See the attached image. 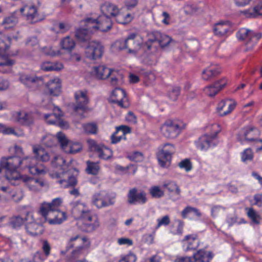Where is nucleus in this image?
Masks as SVG:
<instances>
[{
	"mask_svg": "<svg viewBox=\"0 0 262 262\" xmlns=\"http://www.w3.org/2000/svg\"><path fill=\"white\" fill-rule=\"evenodd\" d=\"M86 24V28H79L75 31V36L78 41L81 43L88 42L85 48L86 58L91 60L100 58L104 52L103 46L99 42L90 41L91 36L89 32H92L93 29L91 25Z\"/></svg>",
	"mask_w": 262,
	"mask_h": 262,
	"instance_id": "nucleus-1",
	"label": "nucleus"
},
{
	"mask_svg": "<svg viewBox=\"0 0 262 262\" xmlns=\"http://www.w3.org/2000/svg\"><path fill=\"white\" fill-rule=\"evenodd\" d=\"M33 152L34 157L28 156L24 158L20 157V169H27L30 173L34 175L41 174L43 172V170L37 167V161L48 162L50 157L45 149L40 146H33Z\"/></svg>",
	"mask_w": 262,
	"mask_h": 262,
	"instance_id": "nucleus-2",
	"label": "nucleus"
},
{
	"mask_svg": "<svg viewBox=\"0 0 262 262\" xmlns=\"http://www.w3.org/2000/svg\"><path fill=\"white\" fill-rule=\"evenodd\" d=\"M20 162L18 156L3 157L0 160V173L5 169L6 179L13 185H17V182L22 179L17 170L20 169Z\"/></svg>",
	"mask_w": 262,
	"mask_h": 262,
	"instance_id": "nucleus-3",
	"label": "nucleus"
},
{
	"mask_svg": "<svg viewBox=\"0 0 262 262\" xmlns=\"http://www.w3.org/2000/svg\"><path fill=\"white\" fill-rule=\"evenodd\" d=\"M184 128L183 122L177 120H168L161 127L162 135L167 138H176Z\"/></svg>",
	"mask_w": 262,
	"mask_h": 262,
	"instance_id": "nucleus-4",
	"label": "nucleus"
},
{
	"mask_svg": "<svg viewBox=\"0 0 262 262\" xmlns=\"http://www.w3.org/2000/svg\"><path fill=\"white\" fill-rule=\"evenodd\" d=\"M62 203V199L58 198L53 199L51 202H43L41 204L39 213L50 225L51 220L55 216V212H57Z\"/></svg>",
	"mask_w": 262,
	"mask_h": 262,
	"instance_id": "nucleus-5",
	"label": "nucleus"
},
{
	"mask_svg": "<svg viewBox=\"0 0 262 262\" xmlns=\"http://www.w3.org/2000/svg\"><path fill=\"white\" fill-rule=\"evenodd\" d=\"M79 171L76 168H70L66 171L56 173V177L60 178L57 182L63 188L74 187L78 183L77 176Z\"/></svg>",
	"mask_w": 262,
	"mask_h": 262,
	"instance_id": "nucleus-6",
	"label": "nucleus"
},
{
	"mask_svg": "<svg viewBox=\"0 0 262 262\" xmlns=\"http://www.w3.org/2000/svg\"><path fill=\"white\" fill-rule=\"evenodd\" d=\"M84 21L91 25L93 30H99L101 32H107L112 28V20L109 16L106 15H100L97 19L87 18Z\"/></svg>",
	"mask_w": 262,
	"mask_h": 262,
	"instance_id": "nucleus-7",
	"label": "nucleus"
},
{
	"mask_svg": "<svg viewBox=\"0 0 262 262\" xmlns=\"http://www.w3.org/2000/svg\"><path fill=\"white\" fill-rule=\"evenodd\" d=\"M25 220L26 222L25 229L27 232L32 236L41 235L45 229L42 224L34 221L32 212L27 211L25 214Z\"/></svg>",
	"mask_w": 262,
	"mask_h": 262,
	"instance_id": "nucleus-8",
	"label": "nucleus"
},
{
	"mask_svg": "<svg viewBox=\"0 0 262 262\" xmlns=\"http://www.w3.org/2000/svg\"><path fill=\"white\" fill-rule=\"evenodd\" d=\"M75 104L73 110L79 114H83L89 110L88 104L90 100L88 96L86 90H79L74 94Z\"/></svg>",
	"mask_w": 262,
	"mask_h": 262,
	"instance_id": "nucleus-9",
	"label": "nucleus"
},
{
	"mask_svg": "<svg viewBox=\"0 0 262 262\" xmlns=\"http://www.w3.org/2000/svg\"><path fill=\"white\" fill-rule=\"evenodd\" d=\"M91 202L98 209L112 206L115 204L113 198L104 192L95 193L92 197Z\"/></svg>",
	"mask_w": 262,
	"mask_h": 262,
	"instance_id": "nucleus-10",
	"label": "nucleus"
},
{
	"mask_svg": "<svg viewBox=\"0 0 262 262\" xmlns=\"http://www.w3.org/2000/svg\"><path fill=\"white\" fill-rule=\"evenodd\" d=\"M56 110L59 112L58 113H53L44 115V118L47 123L49 124L56 125L63 129H68L69 127V124L67 121L61 119L63 114L60 109L56 107L54 108V111L55 112Z\"/></svg>",
	"mask_w": 262,
	"mask_h": 262,
	"instance_id": "nucleus-11",
	"label": "nucleus"
},
{
	"mask_svg": "<svg viewBox=\"0 0 262 262\" xmlns=\"http://www.w3.org/2000/svg\"><path fill=\"white\" fill-rule=\"evenodd\" d=\"M110 102L117 104L122 108H127L129 105L125 91L119 88H116L113 91Z\"/></svg>",
	"mask_w": 262,
	"mask_h": 262,
	"instance_id": "nucleus-12",
	"label": "nucleus"
},
{
	"mask_svg": "<svg viewBox=\"0 0 262 262\" xmlns=\"http://www.w3.org/2000/svg\"><path fill=\"white\" fill-rule=\"evenodd\" d=\"M127 197V203L130 205L144 204L147 201L146 193L143 190L138 192L137 189L135 187L129 190Z\"/></svg>",
	"mask_w": 262,
	"mask_h": 262,
	"instance_id": "nucleus-13",
	"label": "nucleus"
},
{
	"mask_svg": "<svg viewBox=\"0 0 262 262\" xmlns=\"http://www.w3.org/2000/svg\"><path fill=\"white\" fill-rule=\"evenodd\" d=\"M88 142L90 150L96 152L100 158L108 160L113 157V151L108 148L97 144L94 140H89Z\"/></svg>",
	"mask_w": 262,
	"mask_h": 262,
	"instance_id": "nucleus-14",
	"label": "nucleus"
},
{
	"mask_svg": "<svg viewBox=\"0 0 262 262\" xmlns=\"http://www.w3.org/2000/svg\"><path fill=\"white\" fill-rule=\"evenodd\" d=\"M219 131L216 132L213 135H204L201 136L196 142V146L201 150H207L211 146H215L216 142L215 141Z\"/></svg>",
	"mask_w": 262,
	"mask_h": 262,
	"instance_id": "nucleus-15",
	"label": "nucleus"
},
{
	"mask_svg": "<svg viewBox=\"0 0 262 262\" xmlns=\"http://www.w3.org/2000/svg\"><path fill=\"white\" fill-rule=\"evenodd\" d=\"M19 11L31 24H34L40 20L37 8L34 6H25L21 8Z\"/></svg>",
	"mask_w": 262,
	"mask_h": 262,
	"instance_id": "nucleus-16",
	"label": "nucleus"
},
{
	"mask_svg": "<svg viewBox=\"0 0 262 262\" xmlns=\"http://www.w3.org/2000/svg\"><path fill=\"white\" fill-rule=\"evenodd\" d=\"M184 251L187 252L190 250H195L199 246L200 239L196 234L186 235L182 241Z\"/></svg>",
	"mask_w": 262,
	"mask_h": 262,
	"instance_id": "nucleus-17",
	"label": "nucleus"
},
{
	"mask_svg": "<svg viewBox=\"0 0 262 262\" xmlns=\"http://www.w3.org/2000/svg\"><path fill=\"white\" fill-rule=\"evenodd\" d=\"M82 228L86 232H92L97 229L99 226V222L97 216L91 213L82 220Z\"/></svg>",
	"mask_w": 262,
	"mask_h": 262,
	"instance_id": "nucleus-18",
	"label": "nucleus"
},
{
	"mask_svg": "<svg viewBox=\"0 0 262 262\" xmlns=\"http://www.w3.org/2000/svg\"><path fill=\"white\" fill-rule=\"evenodd\" d=\"M72 212L74 216L81 220L92 213L86 205L79 201L74 203Z\"/></svg>",
	"mask_w": 262,
	"mask_h": 262,
	"instance_id": "nucleus-19",
	"label": "nucleus"
},
{
	"mask_svg": "<svg viewBox=\"0 0 262 262\" xmlns=\"http://www.w3.org/2000/svg\"><path fill=\"white\" fill-rule=\"evenodd\" d=\"M136 37V33L130 34L126 38V42L125 43H126V49L128 50L127 53L135 55L137 54L142 46L140 41L135 39Z\"/></svg>",
	"mask_w": 262,
	"mask_h": 262,
	"instance_id": "nucleus-20",
	"label": "nucleus"
},
{
	"mask_svg": "<svg viewBox=\"0 0 262 262\" xmlns=\"http://www.w3.org/2000/svg\"><path fill=\"white\" fill-rule=\"evenodd\" d=\"M46 88L49 94L52 96H58L61 93V82L59 78L50 80L46 83Z\"/></svg>",
	"mask_w": 262,
	"mask_h": 262,
	"instance_id": "nucleus-21",
	"label": "nucleus"
},
{
	"mask_svg": "<svg viewBox=\"0 0 262 262\" xmlns=\"http://www.w3.org/2000/svg\"><path fill=\"white\" fill-rule=\"evenodd\" d=\"M235 107V104L230 100H223L220 101L217 106V112L220 116H225L230 114Z\"/></svg>",
	"mask_w": 262,
	"mask_h": 262,
	"instance_id": "nucleus-22",
	"label": "nucleus"
},
{
	"mask_svg": "<svg viewBox=\"0 0 262 262\" xmlns=\"http://www.w3.org/2000/svg\"><path fill=\"white\" fill-rule=\"evenodd\" d=\"M14 117L16 122L23 125L30 126L34 123L32 115L24 112H16L14 115Z\"/></svg>",
	"mask_w": 262,
	"mask_h": 262,
	"instance_id": "nucleus-23",
	"label": "nucleus"
},
{
	"mask_svg": "<svg viewBox=\"0 0 262 262\" xmlns=\"http://www.w3.org/2000/svg\"><path fill=\"white\" fill-rule=\"evenodd\" d=\"M214 254L211 251L201 249L193 254V262H210Z\"/></svg>",
	"mask_w": 262,
	"mask_h": 262,
	"instance_id": "nucleus-24",
	"label": "nucleus"
},
{
	"mask_svg": "<svg viewBox=\"0 0 262 262\" xmlns=\"http://www.w3.org/2000/svg\"><path fill=\"white\" fill-rule=\"evenodd\" d=\"M226 84L225 78L218 80L204 89L205 93L210 97L215 96L220 91L224 88Z\"/></svg>",
	"mask_w": 262,
	"mask_h": 262,
	"instance_id": "nucleus-25",
	"label": "nucleus"
},
{
	"mask_svg": "<svg viewBox=\"0 0 262 262\" xmlns=\"http://www.w3.org/2000/svg\"><path fill=\"white\" fill-rule=\"evenodd\" d=\"M261 36V33H255L252 30L247 29V51L252 50Z\"/></svg>",
	"mask_w": 262,
	"mask_h": 262,
	"instance_id": "nucleus-26",
	"label": "nucleus"
},
{
	"mask_svg": "<svg viewBox=\"0 0 262 262\" xmlns=\"http://www.w3.org/2000/svg\"><path fill=\"white\" fill-rule=\"evenodd\" d=\"M231 27L232 24L229 21H222L214 25L213 31L215 35L223 36L231 29Z\"/></svg>",
	"mask_w": 262,
	"mask_h": 262,
	"instance_id": "nucleus-27",
	"label": "nucleus"
},
{
	"mask_svg": "<svg viewBox=\"0 0 262 262\" xmlns=\"http://www.w3.org/2000/svg\"><path fill=\"white\" fill-rule=\"evenodd\" d=\"M113 71V69H108L104 66H99L94 67L93 73L98 79H104L108 78Z\"/></svg>",
	"mask_w": 262,
	"mask_h": 262,
	"instance_id": "nucleus-28",
	"label": "nucleus"
},
{
	"mask_svg": "<svg viewBox=\"0 0 262 262\" xmlns=\"http://www.w3.org/2000/svg\"><path fill=\"white\" fill-rule=\"evenodd\" d=\"M168 153L166 150H161L157 154V159L162 167H168L170 164L172 155Z\"/></svg>",
	"mask_w": 262,
	"mask_h": 262,
	"instance_id": "nucleus-29",
	"label": "nucleus"
},
{
	"mask_svg": "<svg viewBox=\"0 0 262 262\" xmlns=\"http://www.w3.org/2000/svg\"><path fill=\"white\" fill-rule=\"evenodd\" d=\"M101 11L103 15L115 17L119 10L115 4L106 2L101 5Z\"/></svg>",
	"mask_w": 262,
	"mask_h": 262,
	"instance_id": "nucleus-30",
	"label": "nucleus"
},
{
	"mask_svg": "<svg viewBox=\"0 0 262 262\" xmlns=\"http://www.w3.org/2000/svg\"><path fill=\"white\" fill-rule=\"evenodd\" d=\"M247 215L249 219V224L253 226L259 225L261 217L259 213L252 207L247 208Z\"/></svg>",
	"mask_w": 262,
	"mask_h": 262,
	"instance_id": "nucleus-31",
	"label": "nucleus"
},
{
	"mask_svg": "<svg viewBox=\"0 0 262 262\" xmlns=\"http://www.w3.org/2000/svg\"><path fill=\"white\" fill-rule=\"evenodd\" d=\"M40 68L45 72L58 71L63 68V65L58 62L46 61L41 63Z\"/></svg>",
	"mask_w": 262,
	"mask_h": 262,
	"instance_id": "nucleus-32",
	"label": "nucleus"
},
{
	"mask_svg": "<svg viewBox=\"0 0 262 262\" xmlns=\"http://www.w3.org/2000/svg\"><path fill=\"white\" fill-rule=\"evenodd\" d=\"M219 67L206 68L202 72V78L205 80H209L216 77L221 73Z\"/></svg>",
	"mask_w": 262,
	"mask_h": 262,
	"instance_id": "nucleus-33",
	"label": "nucleus"
},
{
	"mask_svg": "<svg viewBox=\"0 0 262 262\" xmlns=\"http://www.w3.org/2000/svg\"><path fill=\"white\" fill-rule=\"evenodd\" d=\"M51 165L53 167L56 168L60 167L62 170L61 172L66 171L69 168L68 166L66 164L65 159L60 156L54 157V159L51 161Z\"/></svg>",
	"mask_w": 262,
	"mask_h": 262,
	"instance_id": "nucleus-34",
	"label": "nucleus"
},
{
	"mask_svg": "<svg viewBox=\"0 0 262 262\" xmlns=\"http://www.w3.org/2000/svg\"><path fill=\"white\" fill-rule=\"evenodd\" d=\"M61 48L68 52H71L75 47V42L70 36H67L60 41Z\"/></svg>",
	"mask_w": 262,
	"mask_h": 262,
	"instance_id": "nucleus-35",
	"label": "nucleus"
},
{
	"mask_svg": "<svg viewBox=\"0 0 262 262\" xmlns=\"http://www.w3.org/2000/svg\"><path fill=\"white\" fill-rule=\"evenodd\" d=\"M115 17L118 23L124 25L129 24L133 19V17L129 13L124 14L120 11H118Z\"/></svg>",
	"mask_w": 262,
	"mask_h": 262,
	"instance_id": "nucleus-36",
	"label": "nucleus"
},
{
	"mask_svg": "<svg viewBox=\"0 0 262 262\" xmlns=\"http://www.w3.org/2000/svg\"><path fill=\"white\" fill-rule=\"evenodd\" d=\"M15 63V61L13 59L9 58L8 56H2L0 57V67H8L7 70H2L0 69V71L4 73L9 72L11 70L10 68Z\"/></svg>",
	"mask_w": 262,
	"mask_h": 262,
	"instance_id": "nucleus-37",
	"label": "nucleus"
},
{
	"mask_svg": "<svg viewBox=\"0 0 262 262\" xmlns=\"http://www.w3.org/2000/svg\"><path fill=\"white\" fill-rule=\"evenodd\" d=\"M82 149V145L78 142L72 143L71 142L67 145L63 150L68 154H75Z\"/></svg>",
	"mask_w": 262,
	"mask_h": 262,
	"instance_id": "nucleus-38",
	"label": "nucleus"
},
{
	"mask_svg": "<svg viewBox=\"0 0 262 262\" xmlns=\"http://www.w3.org/2000/svg\"><path fill=\"white\" fill-rule=\"evenodd\" d=\"M55 213V215L52 220H51L50 225L60 224L67 219L66 213L61 211L59 209L57 212Z\"/></svg>",
	"mask_w": 262,
	"mask_h": 262,
	"instance_id": "nucleus-39",
	"label": "nucleus"
},
{
	"mask_svg": "<svg viewBox=\"0 0 262 262\" xmlns=\"http://www.w3.org/2000/svg\"><path fill=\"white\" fill-rule=\"evenodd\" d=\"M25 221V216H14L10 218L9 225L14 229H18L23 225Z\"/></svg>",
	"mask_w": 262,
	"mask_h": 262,
	"instance_id": "nucleus-40",
	"label": "nucleus"
},
{
	"mask_svg": "<svg viewBox=\"0 0 262 262\" xmlns=\"http://www.w3.org/2000/svg\"><path fill=\"white\" fill-rule=\"evenodd\" d=\"M87 167L86 171L88 174L96 175L100 169L98 162H93L90 161H86Z\"/></svg>",
	"mask_w": 262,
	"mask_h": 262,
	"instance_id": "nucleus-41",
	"label": "nucleus"
},
{
	"mask_svg": "<svg viewBox=\"0 0 262 262\" xmlns=\"http://www.w3.org/2000/svg\"><path fill=\"white\" fill-rule=\"evenodd\" d=\"M163 187L166 188L169 192H174L178 196H180L181 190L174 182H169L163 184Z\"/></svg>",
	"mask_w": 262,
	"mask_h": 262,
	"instance_id": "nucleus-42",
	"label": "nucleus"
},
{
	"mask_svg": "<svg viewBox=\"0 0 262 262\" xmlns=\"http://www.w3.org/2000/svg\"><path fill=\"white\" fill-rule=\"evenodd\" d=\"M43 79L41 77L34 76L29 88L31 91H36L43 85Z\"/></svg>",
	"mask_w": 262,
	"mask_h": 262,
	"instance_id": "nucleus-43",
	"label": "nucleus"
},
{
	"mask_svg": "<svg viewBox=\"0 0 262 262\" xmlns=\"http://www.w3.org/2000/svg\"><path fill=\"white\" fill-rule=\"evenodd\" d=\"M18 22V18L14 15L7 17L4 19L3 25L5 28H10L14 26Z\"/></svg>",
	"mask_w": 262,
	"mask_h": 262,
	"instance_id": "nucleus-44",
	"label": "nucleus"
},
{
	"mask_svg": "<svg viewBox=\"0 0 262 262\" xmlns=\"http://www.w3.org/2000/svg\"><path fill=\"white\" fill-rule=\"evenodd\" d=\"M83 128L88 134H96L98 131V126L95 123H89L83 125Z\"/></svg>",
	"mask_w": 262,
	"mask_h": 262,
	"instance_id": "nucleus-45",
	"label": "nucleus"
},
{
	"mask_svg": "<svg viewBox=\"0 0 262 262\" xmlns=\"http://www.w3.org/2000/svg\"><path fill=\"white\" fill-rule=\"evenodd\" d=\"M161 36L159 37L158 43L162 48L168 46L172 41V39L169 36L161 33Z\"/></svg>",
	"mask_w": 262,
	"mask_h": 262,
	"instance_id": "nucleus-46",
	"label": "nucleus"
},
{
	"mask_svg": "<svg viewBox=\"0 0 262 262\" xmlns=\"http://www.w3.org/2000/svg\"><path fill=\"white\" fill-rule=\"evenodd\" d=\"M149 193L152 198H160L162 197L164 193L159 186H155L149 189Z\"/></svg>",
	"mask_w": 262,
	"mask_h": 262,
	"instance_id": "nucleus-47",
	"label": "nucleus"
},
{
	"mask_svg": "<svg viewBox=\"0 0 262 262\" xmlns=\"http://www.w3.org/2000/svg\"><path fill=\"white\" fill-rule=\"evenodd\" d=\"M85 251H88V249L81 246H78L73 250L71 253V257L73 259L78 258L81 255L84 254Z\"/></svg>",
	"mask_w": 262,
	"mask_h": 262,
	"instance_id": "nucleus-48",
	"label": "nucleus"
},
{
	"mask_svg": "<svg viewBox=\"0 0 262 262\" xmlns=\"http://www.w3.org/2000/svg\"><path fill=\"white\" fill-rule=\"evenodd\" d=\"M180 88L179 86L172 87L168 92V96L172 101H176L177 100L179 95H180Z\"/></svg>",
	"mask_w": 262,
	"mask_h": 262,
	"instance_id": "nucleus-49",
	"label": "nucleus"
},
{
	"mask_svg": "<svg viewBox=\"0 0 262 262\" xmlns=\"http://www.w3.org/2000/svg\"><path fill=\"white\" fill-rule=\"evenodd\" d=\"M57 139L60 144V146L63 150L68 145L70 141L67 139L65 135L62 132H58L57 134Z\"/></svg>",
	"mask_w": 262,
	"mask_h": 262,
	"instance_id": "nucleus-50",
	"label": "nucleus"
},
{
	"mask_svg": "<svg viewBox=\"0 0 262 262\" xmlns=\"http://www.w3.org/2000/svg\"><path fill=\"white\" fill-rule=\"evenodd\" d=\"M127 158L130 161H135L136 162H141L143 159L142 154L138 151H135L128 154Z\"/></svg>",
	"mask_w": 262,
	"mask_h": 262,
	"instance_id": "nucleus-51",
	"label": "nucleus"
},
{
	"mask_svg": "<svg viewBox=\"0 0 262 262\" xmlns=\"http://www.w3.org/2000/svg\"><path fill=\"white\" fill-rule=\"evenodd\" d=\"M249 12L250 16L253 17H259L262 16V4L259 3L253 10Z\"/></svg>",
	"mask_w": 262,
	"mask_h": 262,
	"instance_id": "nucleus-52",
	"label": "nucleus"
},
{
	"mask_svg": "<svg viewBox=\"0 0 262 262\" xmlns=\"http://www.w3.org/2000/svg\"><path fill=\"white\" fill-rule=\"evenodd\" d=\"M34 76L28 74H21L19 77L20 81L29 88Z\"/></svg>",
	"mask_w": 262,
	"mask_h": 262,
	"instance_id": "nucleus-53",
	"label": "nucleus"
},
{
	"mask_svg": "<svg viewBox=\"0 0 262 262\" xmlns=\"http://www.w3.org/2000/svg\"><path fill=\"white\" fill-rule=\"evenodd\" d=\"M55 138L51 135L43 137L42 139L43 143L48 147H52L55 145Z\"/></svg>",
	"mask_w": 262,
	"mask_h": 262,
	"instance_id": "nucleus-54",
	"label": "nucleus"
},
{
	"mask_svg": "<svg viewBox=\"0 0 262 262\" xmlns=\"http://www.w3.org/2000/svg\"><path fill=\"white\" fill-rule=\"evenodd\" d=\"M41 248L46 257H48L51 253V247L47 240H43L42 241Z\"/></svg>",
	"mask_w": 262,
	"mask_h": 262,
	"instance_id": "nucleus-55",
	"label": "nucleus"
},
{
	"mask_svg": "<svg viewBox=\"0 0 262 262\" xmlns=\"http://www.w3.org/2000/svg\"><path fill=\"white\" fill-rule=\"evenodd\" d=\"M237 141L243 144L246 140V128L243 127L240 129L236 134Z\"/></svg>",
	"mask_w": 262,
	"mask_h": 262,
	"instance_id": "nucleus-56",
	"label": "nucleus"
},
{
	"mask_svg": "<svg viewBox=\"0 0 262 262\" xmlns=\"http://www.w3.org/2000/svg\"><path fill=\"white\" fill-rule=\"evenodd\" d=\"M161 32L159 31H154L148 34V39L147 41L151 43L158 42L159 37L161 36Z\"/></svg>",
	"mask_w": 262,
	"mask_h": 262,
	"instance_id": "nucleus-57",
	"label": "nucleus"
},
{
	"mask_svg": "<svg viewBox=\"0 0 262 262\" xmlns=\"http://www.w3.org/2000/svg\"><path fill=\"white\" fill-rule=\"evenodd\" d=\"M179 166L181 168H184L186 171H189L192 169V164L190 160L186 159L179 163Z\"/></svg>",
	"mask_w": 262,
	"mask_h": 262,
	"instance_id": "nucleus-58",
	"label": "nucleus"
},
{
	"mask_svg": "<svg viewBox=\"0 0 262 262\" xmlns=\"http://www.w3.org/2000/svg\"><path fill=\"white\" fill-rule=\"evenodd\" d=\"M126 39L124 40H117L114 43V47L117 50L126 49Z\"/></svg>",
	"mask_w": 262,
	"mask_h": 262,
	"instance_id": "nucleus-59",
	"label": "nucleus"
},
{
	"mask_svg": "<svg viewBox=\"0 0 262 262\" xmlns=\"http://www.w3.org/2000/svg\"><path fill=\"white\" fill-rule=\"evenodd\" d=\"M158 225L157 227L159 228L161 226H167L170 223L169 217L168 215H165L161 219H158Z\"/></svg>",
	"mask_w": 262,
	"mask_h": 262,
	"instance_id": "nucleus-60",
	"label": "nucleus"
},
{
	"mask_svg": "<svg viewBox=\"0 0 262 262\" xmlns=\"http://www.w3.org/2000/svg\"><path fill=\"white\" fill-rule=\"evenodd\" d=\"M119 131H121L123 133V135H125L131 132V128L128 126L122 125L116 127L115 134H117Z\"/></svg>",
	"mask_w": 262,
	"mask_h": 262,
	"instance_id": "nucleus-61",
	"label": "nucleus"
},
{
	"mask_svg": "<svg viewBox=\"0 0 262 262\" xmlns=\"http://www.w3.org/2000/svg\"><path fill=\"white\" fill-rule=\"evenodd\" d=\"M136 256L133 253H129L119 260V262H135Z\"/></svg>",
	"mask_w": 262,
	"mask_h": 262,
	"instance_id": "nucleus-62",
	"label": "nucleus"
},
{
	"mask_svg": "<svg viewBox=\"0 0 262 262\" xmlns=\"http://www.w3.org/2000/svg\"><path fill=\"white\" fill-rule=\"evenodd\" d=\"M125 119L127 122L132 124H136L137 122L136 116L132 112H129L127 113Z\"/></svg>",
	"mask_w": 262,
	"mask_h": 262,
	"instance_id": "nucleus-63",
	"label": "nucleus"
},
{
	"mask_svg": "<svg viewBox=\"0 0 262 262\" xmlns=\"http://www.w3.org/2000/svg\"><path fill=\"white\" fill-rule=\"evenodd\" d=\"M174 262H193L192 256H178L174 260Z\"/></svg>",
	"mask_w": 262,
	"mask_h": 262,
	"instance_id": "nucleus-64",
	"label": "nucleus"
}]
</instances>
